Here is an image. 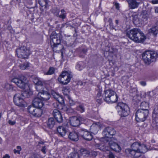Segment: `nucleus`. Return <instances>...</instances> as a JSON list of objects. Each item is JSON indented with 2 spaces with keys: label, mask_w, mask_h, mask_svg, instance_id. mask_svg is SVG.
I'll return each mask as SVG.
<instances>
[{
  "label": "nucleus",
  "mask_w": 158,
  "mask_h": 158,
  "mask_svg": "<svg viewBox=\"0 0 158 158\" xmlns=\"http://www.w3.org/2000/svg\"><path fill=\"white\" fill-rule=\"evenodd\" d=\"M76 109L81 113H83L85 110V108L83 104L79 105L76 107Z\"/></svg>",
  "instance_id": "obj_35"
},
{
  "label": "nucleus",
  "mask_w": 158,
  "mask_h": 158,
  "mask_svg": "<svg viewBox=\"0 0 158 158\" xmlns=\"http://www.w3.org/2000/svg\"><path fill=\"white\" fill-rule=\"evenodd\" d=\"M63 104H61L59 102H55L52 104V106L54 108H56L58 109L62 110L63 109V108L62 107Z\"/></svg>",
  "instance_id": "obj_33"
},
{
  "label": "nucleus",
  "mask_w": 158,
  "mask_h": 158,
  "mask_svg": "<svg viewBox=\"0 0 158 158\" xmlns=\"http://www.w3.org/2000/svg\"><path fill=\"white\" fill-rule=\"evenodd\" d=\"M126 34L127 37L137 43L143 42L146 39L140 30L136 28L126 31Z\"/></svg>",
  "instance_id": "obj_1"
},
{
  "label": "nucleus",
  "mask_w": 158,
  "mask_h": 158,
  "mask_svg": "<svg viewBox=\"0 0 158 158\" xmlns=\"http://www.w3.org/2000/svg\"><path fill=\"white\" fill-rule=\"evenodd\" d=\"M36 108L33 105V106H30L27 107V110L29 113L33 115Z\"/></svg>",
  "instance_id": "obj_37"
},
{
  "label": "nucleus",
  "mask_w": 158,
  "mask_h": 158,
  "mask_svg": "<svg viewBox=\"0 0 158 158\" xmlns=\"http://www.w3.org/2000/svg\"><path fill=\"white\" fill-rule=\"evenodd\" d=\"M46 148H45V146H44L42 147V148L41 149V151L42 152H43L45 154L46 153Z\"/></svg>",
  "instance_id": "obj_56"
},
{
  "label": "nucleus",
  "mask_w": 158,
  "mask_h": 158,
  "mask_svg": "<svg viewBox=\"0 0 158 158\" xmlns=\"http://www.w3.org/2000/svg\"><path fill=\"white\" fill-rule=\"evenodd\" d=\"M108 22L109 23L110 28L111 29H115L113 25L112 20L111 18H109L108 20Z\"/></svg>",
  "instance_id": "obj_45"
},
{
  "label": "nucleus",
  "mask_w": 158,
  "mask_h": 158,
  "mask_svg": "<svg viewBox=\"0 0 158 158\" xmlns=\"http://www.w3.org/2000/svg\"><path fill=\"white\" fill-rule=\"evenodd\" d=\"M116 133V131L113 127H107L103 130L102 135L104 137L111 138L112 136L114 135Z\"/></svg>",
  "instance_id": "obj_11"
},
{
  "label": "nucleus",
  "mask_w": 158,
  "mask_h": 158,
  "mask_svg": "<svg viewBox=\"0 0 158 158\" xmlns=\"http://www.w3.org/2000/svg\"><path fill=\"white\" fill-rule=\"evenodd\" d=\"M128 4L129 8L131 9H134L137 8L140 4L135 0H126Z\"/></svg>",
  "instance_id": "obj_19"
},
{
  "label": "nucleus",
  "mask_w": 158,
  "mask_h": 158,
  "mask_svg": "<svg viewBox=\"0 0 158 158\" xmlns=\"http://www.w3.org/2000/svg\"><path fill=\"white\" fill-rule=\"evenodd\" d=\"M153 116L156 117H158V105L155 106L154 109Z\"/></svg>",
  "instance_id": "obj_41"
},
{
  "label": "nucleus",
  "mask_w": 158,
  "mask_h": 158,
  "mask_svg": "<svg viewBox=\"0 0 158 158\" xmlns=\"http://www.w3.org/2000/svg\"><path fill=\"white\" fill-rule=\"evenodd\" d=\"M155 13H158V7H155Z\"/></svg>",
  "instance_id": "obj_63"
},
{
  "label": "nucleus",
  "mask_w": 158,
  "mask_h": 158,
  "mask_svg": "<svg viewBox=\"0 0 158 158\" xmlns=\"http://www.w3.org/2000/svg\"><path fill=\"white\" fill-rule=\"evenodd\" d=\"M139 17L142 19V21H146L148 18V15L143 13L139 15Z\"/></svg>",
  "instance_id": "obj_44"
},
{
  "label": "nucleus",
  "mask_w": 158,
  "mask_h": 158,
  "mask_svg": "<svg viewBox=\"0 0 158 158\" xmlns=\"http://www.w3.org/2000/svg\"><path fill=\"white\" fill-rule=\"evenodd\" d=\"M57 132L59 136L63 137L65 135L67 131L66 129L63 126H59L57 129Z\"/></svg>",
  "instance_id": "obj_22"
},
{
  "label": "nucleus",
  "mask_w": 158,
  "mask_h": 158,
  "mask_svg": "<svg viewBox=\"0 0 158 158\" xmlns=\"http://www.w3.org/2000/svg\"><path fill=\"white\" fill-rule=\"evenodd\" d=\"M102 91L100 90H99L96 97V98H99L103 97L102 96Z\"/></svg>",
  "instance_id": "obj_49"
},
{
  "label": "nucleus",
  "mask_w": 158,
  "mask_h": 158,
  "mask_svg": "<svg viewBox=\"0 0 158 158\" xmlns=\"http://www.w3.org/2000/svg\"><path fill=\"white\" fill-rule=\"evenodd\" d=\"M52 95L54 99L57 101L58 102L61 104H63L64 103V100L62 96L60 95L59 94L54 91L52 92Z\"/></svg>",
  "instance_id": "obj_20"
},
{
  "label": "nucleus",
  "mask_w": 158,
  "mask_h": 158,
  "mask_svg": "<svg viewBox=\"0 0 158 158\" xmlns=\"http://www.w3.org/2000/svg\"><path fill=\"white\" fill-rule=\"evenodd\" d=\"M68 158H80V157L78 153L74 152L70 154Z\"/></svg>",
  "instance_id": "obj_38"
},
{
  "label": "nucleus",
  "mask_w": 158,
  "mask_h": 158,
  "mask_svg": "<svg viewBox=\"0 0 158 158\" xmlns=\"http://www.w3.org/2000/svg\"><path fill=\"white\" fill-rule=\"evenodd\" d=\"M109 158H115L114 155L112 152H110L108 156Z\"/></svg>",
  "instance_id": "obj_52"
},
{
  "label": "nucleus",
  "mask_w": 158,
  "mask_h": 158,
  "mask_svg": "<svg viewBox=\"0 0 158 158\" xmlns=\"http://www.w3.org/2000/svg\"><path fill=\"white\" fill-rule=\"evenodd\" d=\"M10 156L7 154H6L2 158H10Z\"/></svg>",
  "instance_id": "obj_60"
},
{
  "label": "nucleus",
  "mask_w": 158,
  "mask_h": 158,
  "mask_svg": "<svg viewBox=\"0 0 158 158\" xmlns=\"http://www.w3.org/2000/svg\"><path fill=\"white\" fill-rule=\"evenodd\" d=\"M27 78L24 76H21L18 78H15L11 80L12 82L15 83L19 88L24 89L26 85Z\"/></svg>",
  "instance_id": "obj_8"
},
{
  "label": "nucleus",
  "mask_w": 158,
  "mask_h": 158,
  "mask_svg": "<svg viewBox=\"0 0 158 158\" xmlns=\"http://www.w3.org/2000/svg\"><path fill=\"white\" fill-rule=\"evenodd\" d=\"M16 148L17 150L19 151V152L21 150L22 148L20 146H18L16 147Z\"/></svg>",
  "instance_id": "obj_62"
},
{
  "label": "nucleus",
  "mask_w": 158,
  "mask_h": 158,
  "mask_svg": "<svg viewBox=\"0 0 158 158\" xmlns=\"http://www.w3.org/2000/svg\"><path fill=\"white\" fill-rule=\"evenodd\" d=\"M97 155V153L94 151H89V156L94 157Z\"/></svg>",
  "instance_id": "obj_46"
},
{
  "label": "nucleus",
  "mask_w": 158,
  "mask_h": 158,
  "mask_svg": "<svg viewBox=\"0 0 158 158\" xmlns=\"http://www.w3.org/2000/svg\"><path fill=\"white\" fill-rule=\"evenodd\" d=\"M43 100L38 96L34 98L32 101V104L35 107L41 108L44 105Z\"/></svg>",
  "instance_id": "obj_15"
},
{
  "label": "nucleus",
  "mask_w": 158,
  "mask_h": 158,
  "mask_svg": "<svg viewBox=\"0 0 158 158\" xmlns=\"http://www.w3.org/2000/svg\"><path fill=\"white\" fill-rule=\"evenodd\" d=\"M152 3L153 4H156L158 3V0H152Z\"/></svg>",
  "instance_id": "obj_57"
},
{
  "label": "nucleus",
  "mask_w": 158,
  "mask_h": 158,
  "mask_svg": "<svg viewBox=\"0 0 158 158\" xmlns=\"http://www.w3.org/2000/svg\"><path fill=\"white\" fill-rule=\"evenodd\" d=\"M78 131H74L70 132L68 135V137L69 139L73 141H77L79 139L80 136L78 134Z\"/></svg>",
  "instance_id": "obj_17"
},
{
  "label": "nucleus",
  "mask_w": 158,
  "mask_h": 158,
  "mask_svg": "<svg viewBox=\"0 0 158 158\" xmlns=\"http://www.w3.org/2000/svg\"><path fill=\"white\" fill-rule=\"evenodd\" d=\"M72 77V75L67 72L63 71L58 77V80L61 84L66 85L70 82Z\"/></svg>",
  "instance_id": "obj_6"
},
{
  "label": "nucleus",
  "mask_w": 158,
  "mask_h": 158,
  "mask_svg": "<svg viewBox=\"0 0 158 158\" xmlns=\"http://www.w3.org/2000/svg\"><path fill=\"white\" fill-rule=\"evenodd\" d=\"M103 97L95 98L96 101L99 104H101L103 101Z\"/></svg>",
  "instance_id": "obj_50"
},
{
  "label": "nucleus",
  "mask_w": 158,
  "mask_h": 158,
  "mask_svg": "<svg viewBox=\"0 0 158 158\" xmlns=\"http://www.w3.org/2000/svg\"><path fill=\"white\" fill-rule=\"evenodd\" d=\"M117 107L119 111L121 117H125L127 116L130 113L129 108L128 106L123 102L118 103Z\"/></svg>",
  "instance_id": "obj_7"
},
{
  "label": "nucleus",
  "mask_w": 158,
  "mask_h": 158,
  "mask_svg": "<svg viewBox=\"0 0 158 158\" xmlns=\"http://www.w3.org/2000/svg\"><path fill=\"white\" fill-rule=\"evenodd\" d=\"M133 20L134 24L136 25L140 24L142 22V19L139 17V15H138L137 14L133 16Z\"/></svg>",
  "instance_id": "obj_24"
},
{
  "label": "nucleus",
  "mask_w": 158,
  "mask_h": 158,
  "mask_svg": "<svg viewBox=\"0 0 158 158\" xmlns=\"http://www.w3.org/2000/svg\"><path fill=\"white\" fill-rule=\"evenodd\" d=\"M55 72V69L53 67H50L48 72H44V75H50L53 74Z\"/></svg>",
  "instance_id": "obj_36"
},
{
  "label": "nucleus",
  "mask_w": 158,
  "mask_h": 158,
  "mask_svg": "<svg viewBox=\"0 0 158 158\" xmlns=\"http://www.w3.org/2000/svg\"><path fill=\"white\" fill-rule=\"evenodd\" d=\"M33 82L36 85V88L37 91H39L41 89H44V87H45L46 85V82L44 81L37 78L35 79Z\"/></svg>",
  "instance_id": "obj_14"
},
{
  "label": "nucleus",
  "mask_w": 158,
  "mask_h": 158,
  "mask_svg": "<svg viewBox=\"0 0 158 158\" xmlns=\"http://www.w3.org/2000/svg\"><path fill=\"white\" fill-rule=\"evenodd\" d=\"M151 32L155 36H156L158 32V27L157 26L153 27L151 29Z\"/></svg>",
  "instance_id": "obj_34"
},
{
  "label": "nucleus",
  "mask_w": 158,
  "mask_h": 158,
  "mask_svg": "<svg viewBox=\"0 0 158 158\" xmlns=\"http://www.w3.org/2000/svg\"><path fill=\"white\" fill-rule=\"evenodd\" d=\"M39 3L40 4V5L42 7L44 6L45 5L47 4H45V5H44L42 4V3L41 2V1H39Z\"/></svg>",
  "instance_id": "obj_61"
},
{
  "label": "nucleus",
  "mask_w": 158,
  "mask_h": 158,
  "mask_svg": "<svg viewBox=\"0 0 158 158\" xmlns=\"http://www.w3.org/2000/svg\"><path fill=\"white\" fill-rule=\"evenodd\" d=\"M140 144L138 142H134L131 145V148L133 150L138 152L140 148Z\"/></svg>",
  "instance_id": "obj_28"
},
{
  "label": "nucleus",
  "mask_w": 158,
  "mask_h": 158,
  "mask_svg": "<svg viewBox=\"0 0 158 158\" xmlns=\"http://www.w3.org/2000/svg\"><path fill=\"white\" fill-rule=\"evenodd\" d=\"M20 94L21 95V97L22 98L23 97L24 98H27L29 96L28 94L26 91L23 92L22 93Z\"/></svg>",
  "instance_id": "obj_48"
},
{
  "label": "nucleus",
  "mask_w": 158,
  "mask_h": 158,
  "mask_svg": "<svg viewBox=\"0 0 158 158\" xmlns=\"http://www.w3.org/2000/svg\"><path fill=\"white\" fill-rule=\"evenodd\" d=\"M70 124L73 127H77L80 124L78 118L76 116H73L70 118Z\"/></svg>",
  "instance_id": "obj_21"
},
{
  "label": "nucleus",
  "mask_w": 158,
  "mask_h": 158,
  "mask_svg": "<svg viewBox=\"0 0 158 158\" xmlns=\"http://www.w3.org/2000/svg\"><path fill=\"white\" fill-rule=\"evenodd\" d=\"M13 100L14 102L16 105L21 107L24 106V100L23 98L21 97L20 93L16 94L14 96Z\"/></svg>",
  "instance_id": "obj_12"
},
{
  "label": "nucleus",
  "mask_w": 158,
  "mask_h": 158,
  "mask_svg": "<svg viewBox=\"0 0 158 158\" xmlns=\"http://www.w3.org/2000/svg\"><path fill=\"white\" fill-rule=\"evenodd\" d=\"M104 100L109 103H115L118 99V96L116 93L111 89H108L104 91Z\"/></svg>",
  "instance_id": "obj_3"
},
{
  "label": "nucleus",
  "mask_w": 158,
  "mask_h": 158,
  "mask_svg": "<svg viewBox=\"0 0 158 158\" xmlns=\"http://www.w3.org/2000/svg\"><path fill=\"white\" fill-rule=\"evenodd\" d=\"M95 147L103 151H106L109 150L108 147L106 146L103 143L100 144H97L95 145Z\"/></svg>",
  "instance_id": "obj_26"
},
{
  "label": "nucleus",
  "mask_w": 158,
  "mask_h": 158,
  "mask_svg": "<svg viewBox=\"0 0 158 158\" xmlns=\"http://www.w3.org/2000/svg\"><path fill=\"white\" fill-rule=\"evenodd\" d=\"M136 153L134 156V158H138L141 156V152L136 151Z\"/></svg>",
  "instance_id": "obj_53"
},
{
  "label": "nucleus",
  "mask_w": 158,
  "mask_h": 158,
  "mask_svg": "<svg viewBox=\"0 0 158 158\" xmlns=\"http://www.w3.org/2000/svg\"><path fill=\"white\" fill-rule=\"evenodd\" d=\"M9 124L11 125H13L15 123V121H12L11 120H9L8 121Z\"/></svg>",
  "instance_id": "obj_54"
},
{
  "label": "nucleus",
  "mask_w": 158,
  "mask_h": 158,
  "mask_svg": "<svg viewBox=\"0 0 158 158\" xmlns=\"http://www.w3.org/2000/svg\"><path fill=\"white\" fill-rule=\"evenodd\" d=\"M108 145L111 149L116 152H119L121 150L120 146L113 141H110L108 143Z\"/></svg>",
  "instance_id": "obj_18"
},
{
  "label": "nucleus",
  "mask_w": 158,
  "mask_h": 158,
  "mask_svg": "<svg viewBox=\"0 0 158 158\" xmlns=\"http://www.w3.org/2000/svg\"><path fill=\"white\" fill-rule=\"evenodd\" d=\"M78 134L80 137L87 141H90L93 138L91 134L85 129H80L79 130Z\"/></svg>",
  "instance_id": "obj_10"
},
{
  "label": "nucleus",
  "mask_w": 158,
  "mask_h": 158,
  "mask_svg": "<svg viewBox=\"0 0 158 158\" xmlns=\"http://www.w3.org/2000/svg\"><path fill=\"white\" fill-rule=\"evenodd\" d=\"M149 112L148 110L138 109L135 113L136 121L138 122H144L148 117Z\"/></svg>",
  "instance_id": "obj_5"
},
{
  "label": "nucleus",
  "mask_w": 158,
  "mask_h": 158,
  "mask_svg": "<svg viewBox=\"0 0 158 158\" xmlns=\"http://www.w3.org/2000/svg\"><path fill=\"white\" fill-rule=\"evenodd\" d=\"M140 84L141 85H142V86H144L146 85V83L144 81H140Z\"/></svg>",
  "instance_id": "obj_58"
},
{
  "label": "nucleus",
  "mask_w": 158,
  "mask_h": 158,
  "mask_svg": "<svg viewBox=\"0 0 158 158\" xmlns=\"http://www.w3.org/2000/svg\"><path fill=\"white\" fill-rule=\"evenodd\" d=\"M37 96L41 99L43 101H48L51 97L50 94L44 89L39 91Z\"/></svg>",
  "instance_id": "obj_13"
},
{
  "label": "nucleus",
  "mask_w": 158,
  "mask_h": 158,
  "mask_svg": "<svg viewBox=\"0 0 158 158\" xmlns=\"http://www.w3.org/2000/svg\"><path fill=\"white\" fill-rule=\"evenodd\" d=\"M99 129V126L96 124H93L90 128L91 132L94 135L98 133Z\"/></svg>",
  "instance_id": "obj_25"
},
{
  "label": "nucleus",
  "mask_w": 158,
  "mask_h": 158,
  "mask_svg": "<svg viewBox=\"0 0 158 158\" xmlns=\"http://www.w3.org/2000/svg\"><path fill=\"white\" fill-rule=\"evenodd\" d=\"M80 151L81 155L87 157L89 156V151L84 148L81 149Z\"/></svg>",
  "instance_id": "obj_31"
},
{
  "label": "nucleus",
  "mask_w": 158,
  "mask_h": 158,
  "mask_svg": "<svg viewBox=\"0 0 158 158\" xmlns=\"http://www.w3.org/2000/svg\"><path fill=\"white\" fill-rule=\"evenodd\" d=\"M4 88L7 91H10L13 89V87L12 85L8 83H6L5 85Z\"/></svg>",
  "instance_id": "obj_43"
},
{
  "label": "nucleus",
  "mask_w": 158,
  "mask_h": 158,
  "mask_svg": "<svg viewBox=\"0 0 158 158\" xmlns=\"http://www.w3.org/2000/svg\"><path fill=\"white\" fill-rule=\"evenodd\" d=\"M16 52L18 56L22 59L27 58L30 54L29 51L24 46L17 49Z\"/></svg>",
  "instance_id": "obj_9"
},
{
  "label": "nucleus",
  "mask_w": 158,
  "mask_h": 158,
  "mask_svg": "<svg viewBox=\"0 0 158 158\" xmlns=\"http://www.w3.org/2000/svg\"><path fill=\"white\" fill-rule=\"evenodd\" d=\"M115 49L112 47H107L106 48V51L110 53H114Z\"/></svg>",
  "instance_id": "obj_47"
},
{
  "label": "nucleus",
  "mask_w": 158,
  "mask_h": 158,
  "mask_svg": "<svg viewBox=\"0 0 158 158\" xmlns=\"http://www.w3.org/2000/svg\"><path fill=\"white\" fill-rule=\"evenodd\" d=\"M59 17L60 18L64 19L65 18L66 15H65V14H62L61 15H60L59 16Z\"/></svg>",
  "instance_id": "obj_55"
},
{
  "label": "nucleus",
  "mask_w": 158,
  "mask_h": 158,
  "mask_svg": "<svg viewBox=\"0 0 158 158\" xmlns=\"http://www.w3.org/2000/svg\"><path fill=\"white\" fill-rule=\"evenodd\" d=\"M78 118V119L79 120V121L80 122H80H84L86 120L82 116H79Z\"/></svg>",
  "instance_id": "obj_51"
},
{
  "label": "nucleus",
  "mask_w": 158,
  "mask_h": 158,
  "mask_svg": "<svg viewBox=\"0 0 158 158\" xmlns=\"http://www.w3.org/2000/svg\"><path fill=\"white\" fill-rule=\"evenodd\" d=\"M115 6L116 9H118V3H116L115 4Z\"/></svg>",
  "instance_id": "obj_64"
},
{
  "label": "nucleus",
  "mask_w": 158,
  "mask_h": 158,
  "mask_svg": "<svg viewBox=\"0 0 158 158\" xmlns=\"http://www.w3.org/2000/svg\"><path fill=\"white\" fill-rule=\"evenodd\" d=\"M148 151L146 145L143 144H140V148L138 152H140L142 153H144Z\"/></svg>",
  "instance_id": "obj_29"
},
{
  "label": "nucleus",
  "mask_w": 158,
  "mask_h": 158,
  "mask_svg": "<svg viewBox=\"0 0 158 158\" xmlns=\"http://www.w3.org/2000/svg\"><path fill=\"white\" fill-rule=\"evenodd\" d=\"M157 56L158 54L155 51H147L143 53L142 58L146 64L149 65L156 61Z\"/></svg>",
  "instance_id": "obj_2"
},
{
  "label": "nucleus",
  "mask_w": 158,
  "mask_h": 158,
  "mask_svg": "<svg viewBox=\"0 0 158 158\" xmlns=\"http://www.w3.org/2000/svg\"><path fill=\"white\" fill-rule=\"evenodd\" d=\"M14 152V153L16 154V153H18L19 154H20V152L18 151V150H16V149H14L13 150Z\"/></svg>",
  "instance_id": "obj_59"
},
{
  "label": "nucleus",
  "mask_w": 158,
  "mask_h": 158,
  "mask_svg": "<svg viewBox=\"0 0 158 158\" xmlns=\"http://www.w3.org/2000/svg\"><path fill=\"white\" fill-rule=\"evenodd\" d=\"M85 66L84 63L83 61L79 62L76 66V68L79 71L82 70Z\"/></svg>",
  "instance_id": "obj_30"
},
{
  "label": "nucleus",
  "mask_w": 158,
  "mask_h": 158,
  "mask_svg": "<svg viewBox=\"0 0 158 158\" xmlns=\"http://www.w3.org/2000/svg\"><path fill=\"white\" fill-rule=\"evenodd\" d=\"M52 114L57 122L60 123L63 122V118L60 112L57 109H54L52 112Z\"/></svg>",
  "instance_id": "obj_16"
},
{
  "label": "nucleus",
  "mask_w": 158,
  "mask_h": 158,
  "mask_svg": "<svg viewBox=\"0 0 158 158\" xmlns=\"http://www.w3.org/2000/svg\"><path fill=\"white\" fill-rule=\"evenodd\" d=\"M56 123L53 118H49L47 122V127L50 129H52L56 124Z\"/></svg>",
  "instance_id": "obj_23"
},
{
  "label": "nucleus",
  "mask_w": 158,
  "mask_h": 158,
  "mask_svg": "<svg viewBox=\"0 0 158 158\" xmlns=\"http://www.w3.org/2000/svg\"><path fill=\"white\" fill-rule=\"evenodd\" d=\"M42 113V110L40 108H36L32 115L35 117H39L41 116Z\"/></svg>",
  "instance_id": "obj_27"
},
{
  "label": "nucleus",
  "mask_w": 158,
  "mask_h": 158,
  "mask_svg": "<svg viewBox=\"0 0 158 158\" xmlns=\"http://www.w3.org/2000/svg\"><path fill=\"white\" fill-rule=\"evenodd\" d=\"M19 66L21 69L24 70L29 66V64L26 62L23 64H20Z\"/></svg>",
  "instance_id": "obj_42"
},
{
  "label": "nucleus",
  "mask_w": 158,
  "mask_h": 158,
  "mask_svg": "<svg viewBox=\"0 0 158 158\" xmlns=\"http://www.w3.org/2000/svg\"><path fill=\"white\" fill-rule=\"evenodd\" d=\"M140 109L144 110H148V108L149 107V104L148 102H144L141 103L140 104Z\"/></svg>",
  "instance_id": "obj_32"
},
{
  "label": "nucleus",
  "mask_w": 158,
  "mask_h": 158,
  "mask_svg": "<svg viewBox=\"0 0 158 158\" xmlns=\"http://www.w3.org/2000/svg\"><path fill=\"white\" fill-rule=\"evenodd\" d=\"M87 52L86 49H83L81 51L79 54V56L81 57H83L86 54V53Z\"/></svg>",
  "instance_id": "obj_40"
},
{
  "label": "nucleus",
  "mask_w": 158,
  "mask_h": 158,
  "mask_svg": "<svg viewBox=\"0 0 158 158\" xmlns=\"http://www.w3.org/2000/svg\"><path fill=\"white\" fill-rule=\"evenodd\" d=\"M50 44L53 49L60 44L62 40V36L60 33H56L53 32L50 35Z\"/></svg>",
  "instance_id": "obj_4"
},
{
  "label": "nucleus",
  "mask_w": 158,
  "mask_h": 158,
  "mask_svg": "<svg viewBox=\"0 0 158 158\" xmlns=\"http://www.w3.org/2000/svg\"><path fill=\"white\" fill-rule=\"evenodd\" d=\"M126 152H129L131 155L132 156L134 157L136 152V151L133 150L131 148V149L129 148L127 149H126Z\"/></svg>",
  "instance_id": "obj_39"
}]
</instances>
